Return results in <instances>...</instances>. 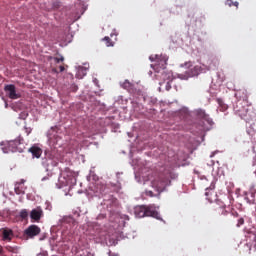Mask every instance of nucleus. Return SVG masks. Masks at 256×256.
<instances>
[{
  "label": "nucleus",
  "instance_id": "1",
  "mask_svg": "<svg viewBox=\"0 0 256 256\" xmlns=\"http://www.w3.org/2000/svg\"><path fill=\"white\" fill-rule=\"evenodd\" d=\"M171 179H173L171 167L162 166L155 172L151 185L158 193H163V190L171 185Z\"/></svg>",
  "mask_w": 256,
  "mask_h": 256
},
{
  "label": "nucleus",
  "instance_id": "2",
  "mask_svg": "<svg viewBox=\"0 0 256 256\" xmlns=\"http://www.w3.org/2000/svg\"><path fill=\"white\" fill-rule=\"evenodd\" d=\"M134 215L138 217L139 219L143 217H153L154 219H161V216L159 215V212L155 210V207L153 205L150 206H136L134 208Z\"/></svg>",
  "mask_w": 256,
  "mask_h": 256
},
{
  "label": "nucleus",
  "instance_id": "3",
  "mask_svg": "<svg viewBox=\"0 0 256 256\" xmlns=\"http://www.w3.org/2000/svg\"><path fill=\"white\" fill-rule=\"evenodd\" d=\"M149 59L154 63L151 64V67L156 71V73H159L161 69H165V67H167L168 58L165 55H151Z\"/></svg>",
  "mask_w": 256,
  "mask_h": 256
},
{
  "label": "nucleus",
  "instance_id": "4",
  "mask_svg": "<svg viewBox=\"0 0 256 256\" xmlns=\"http://www.w3.org/2000/svg\"><path fill=\"white\" fill-rule=\"evenodd\" d=\"M249 101H237L234 106V112L235 115H238L241 119H247V116L249 115Z\"/></svg>",
  "mask_w": 256,
  "mask_h": 256
},
{
  "label": "nucleus",
  "instance_id": "5",
  "mask_svg": "<svg viewBox=\"0 0 256 256\" xmlns=\"http://www.w3.org/2000/svg\"><path fill=\"white\" fill-rule=\"evenodd\" d=\"M21 145H23L21 139L10 140L5 147H2V151L3 153H23V147Z\"/></svg>",
  "mask_w": 256,
  "mask_h": 256
},
{
  "label": "nucleus",
  "instance_id": "6",
  "mask_svg": "<svg viewBox=\"0 0 256 256\" xmlns=\"http://www.w3.org/2000/svg\"><path fill=\"white\" fill-rule=\"evenodd\" d=\"M0 233L1 241H4L5 243H11L13 241V237H15V234L11 228H2L0 229Z\"/></svg>",
  "mask_w": 256,
  "mask_h": 256
},
{
  "label": "nucleus",
  "instance_id": "7",
  "mask_svg": "<svg viewBox=\"0 0 256 256\" xmlns=\"http://www.w3.org/2000/svg\"><path fill=\"white\" fill-rule=\"evenodd\" d=\"M41 233V228L37 225H30L25 231L24 235L27 237V239H33L34 237H37Z\"/></svg>",
  "mask_w": 256,
  "mask_h": 256
},
{
  "label": "nucleus",
  "instance_id": "8",
  "mask_svg": "<svg viewBox=\"0 0 256 256\" xmlns=\"http://www.w3.org/2000/svg\"><path fill=\"white\" fill-rule=\"evenodd\" d=\"M4 91L9 97V99H19L21 95L17 94V89L15 88V85L8 84L4 87Z\"/></svg>",
  "mask_w": 256,
  "mask_h": 256
},
{
  "label": "nucleus",
  "instance_id": "9",
  "mask_svg": "<svg viewBox=\"0 0 256 256\" xmlns=\"http://www.w3.org/2000/svg\"><path fill=\"white\" fill-rule=\"evenodd\" d=\"M30 217L34 221H39L43 217V208H41V206H38L37 208L33 209L30 212Z\"/></svg>",
  "mask_w": 256,
  "mask_h": 256
},
{
  "label": "nucleus",
  "instance_id": "10",
  "mask_svg": "<svg viewBox=\"0 0 256 256\" xmlns=\"http://www.w3.org/2000/svg\"><path fill=\"white\" fill-rule=\"evenodd\" d=\"M237 101H249V96L247 95V90L246 89H239L235 93Z\"/></svg>",
  "mask_w": 256,
  "mask_h": 256
},
{
  "label": "nucleus",
  "instance_id": "11",
  "mask_svg": "<svg viewBox=\"0 0 256 256\" xmlns=\"http://www.w3.org/2000/svg\"><path fill=\"white\" fill-rule=\"evenodd\" d=\"M195 115L198 117V119H203L204 121H207V123H211L212 121L209 114L205 113V110L203 109L195 110Z\"/></svg>",
  "mask_w": 256,
  "mask_h": 256
},
{
  "label": "nucleus",
  "instance_id": "12",
  "mask_svg": "<svg viewBox=\"0 0 256 256\" xmlns=\"http://www.w3.org/2000/svg\"><path fill=\"white\" fill-rule=\"evenodd\" d=\"M29 153H31L33 157H36V159H39L41 155H43V149L34 145L29 148Z\"/></svg>",
  "mask_w": 256,
  "mask_h": 256
},
{
  "label": "nucleus",
  "instance_id": "13",
  "mask_svg": "<svg viewBox=\"0 0 256 256\" xmlns=\"http://www.w3.org/2000/svg\"><path fill=\"white\" fill-rule=\"evenodd\" d=\"M226 207L227 206L223 202H221L220 205L216 204L214 206V211H215L216 215H227Z\"/></svg>",
  "mask_w": 256,
  "mask_h": 256
},
{
  "label": "nucleus",
  "instance_id": "14",
  "mask_svg": "<svg viewBox=\"0 0 256 256\" xmlns=\"http://www.w3.org/2000/svg\"><path fill=\"white\" fill-rule=\"evenodd\" d=\"M201 73V67L200 66H194L189 72L188 75L190 77H197Z\"/></svg>",
  "mask_w": 256,
  "mask_h": 256
},
{
  "label": "nucleus",
  "instance_id": "15",
  "mask_svg": "<svg viewBox=\"0 0 256 256\" xmlns=\"http://www.w3.org/2000/svg\"><path fill=\"white\" fill-rule=\"evenodd\" d=\"M245 200L247 201V203H249V205L255 204V193L250 192L246 194Z\"/></svg>",
  "mask_w": 256,
  "mask_h": 256
},
{
  "label": "nucleus",
  "instance_id": "16",
  "mask_svg": "<svg viewBox=\"0 0 256 256\" xmlns=\"http://www.w3.org/2000/svg\"><path fill=\"white\" fill-rule=\"evenodd\" d=\"M109 187L114 191V193H119V191H121V183L119 182L116 184L110 183Z\"/></svg>",
  "mask_w": 256,
  "mask_h": 256
},
{
  "label": "nucleus",
  "instance_id": "17",
  "mask_svg": "<svg viewBox=\"0 0 256 256\" xmlns=\"http://www.w3.org/2000/svg\"><path fill=\"white\" fill-rule=\"evenodd\" d=\"M5 249H6V251H8V253H19V247L18 246L6 245Z\"/></svg>",
  "mask_w": 256,
  "mask_h": 256
},
{
  "label": "nucleus",
  "instance_id": "18",
  "mask_svg": "<svg viewBox=\"0 0 256 256\" xmlns=\"http://www.w3.org/2000/svg\"><path fill=\"white\" fill-rule=\"evenodd\" d=\"M217 103L220 107V111H227L228 107L227 104H225V102H223V100L221 98H217Z\"/></svg>",
  "mask_w": 256,
  "mask_h": 256
},
{
  "label": "nucleus",
  "instance_id": "19",
  "mask_svg": "<svg viewBox=\"0 0 256 256\" xmlns=\"http://www.w3.org/2000/svg\"><path fill=\"white\" fill-rule=\"evenodd\" d=\"M76 256H95L93 253L89 252L88 250H79L76 253Z\"/></svg>",
  "mask_w": 256,
  "mask_h": 256
},
{
  "label": "nucleus",
  "instance_id": "20",
  "mask_svg": "<svg viewBox=\"0 0 256 256\" xmlns=\"http://www.w3.org/2000/svg\"><path fill=\"white\" fill-rule=\"evenodd\" d=\"M19 215L21 219H27L29 217V211H27V209H23L20 211Z\"/></svg>",
  "mask_w": 256,
  "mask_h": 256
},
{
  "label": "nucleus",
  "instance_id": "21",
  "mask_svg": "<svg viewBox=\"0 0 256 256\" xmlns=\"http://www.w3.org/2000/svg\"><path fill=\"white\" fill-rule=\"evenodd\" d=\"M103 41H105L106 47H113V41H111V38H109V36L104 37Z\"/></svg>",
  "mask_w": 256,
  "mask_h": 256
},
{
  "label": "nucleus",
  "instance_id": "22",
  "mask_svg": "<svg viewBox=\"0 0 256 256\" xmlns=\"http://www.w3.org/2000/svg\"><path fill=\"white\" fill-rule=\"evenodd\" d=\"M225 5H228V7H239V2H233V0H226Z\"/></svg>",
  "mask_w": 256,
  "mask_h": 256
},
{
  "label": "nucleus",
  "instance_id": "23",
  "mask_svg": "<svg viewBox=\"0 0 256 256\" xmlns=\"http://www.w3.org/2000/svg\"><path fill=\"white\" fill-rule=\"evenodd\" d=\"M50 59H53L55 61V63H61V62L65 61V58L63 56H61L60 58L50 57Z\"/></svg>",
  "mask_w": 256,
  "mask_h": 256
},
{
  "label": "nucleus",
  "instance_id": "24",
  "mask_svg": "<svg viewBox=\"0 0 256 256\" xmlns=\"http://www.w3.org/2000/svg\"><path fill=\"white\" fill-rule=\"evenodd\" d=\"M14 191H15L16 195H23V193H25V192L23 191V189H22V188H19V187H15V188H14Z\"/></svg>",
  "mask_w": 256,
  "mask_h": 256
},
{
  "label": "nucleus",
  "instance_id": "25",
  "mask_svg": "<svg viewBox=\"0 0 256 256\" xmlns=\"http://www.w3.org/2000/svg\"><path fill=\"white\" fill-rule=\"evenodd\" d=\"M245 223V220L243 218L238 219L237 227H241Z\"/></svg>",
  "mask_w": 256,
  "mask_h": 256
},
{
  "label": "nucleus",
  "instance_id": "26",
  "mask_svg": "<svg viewBox=\"0 0 256 256\" xmlns=\"http://www.w3.org/2000/svg\"><path fill=\"white\" fill-rule=\"evenodd\" d=\"M78 73H82L83 76H85V75H87V70H86V69H83V68H80V69L78 70Z\"/></svg>",
  "mask_w": 256,
  "mask_h": 256
},
{
  "label": "nucleus",
  "instance_id": "27",
  "mask_svg": "<svg viewBox=\"0 0 256 256\" xmlns=\"http://www.w3.org/2000/svg\"><path fill=\"white\" fill-rule=\"evenodd\" d=\"M171 90V81H167L166 83V91H170Z\"/></svg>",
  "mask_w": 256,
  "mask_h": 256
},
{
  "label": "nucleus",
  "instance_id": "28",
  "mask_svg": "<svg viewBox=\"0 0 256 256\" xmlns=\"http://www.w3.org/2000/svg\"><path fill=\"white\" fill-rule=\"evenodd\" d=\"M5 253V250L3 249V246L0 244V255H3Z\"/></svg>",
  "mask_w": 256,
  "mask_h": 256
},
{
  "label": "nucleus",
  "instance_id": "29",
  "mask_svg": "<svg viewBox=\"0 0 256 256\" xmlns=\"http://www.w3.org/2000/svg\"><path fill=\"white\" fill-rule=\"evenodd\" d=\"M231 216H232V217H239V213H237V212H232Z\"/></svg>",
  "mask_w": 256,
  "mask_h": 256
},
{
  "label": "nucleus",
  "instance_id": "30",
  "mask_svg": "<svg viewBox=\"0 0 256 256\" xmlns=\"http://www.w3.org/2000/svg\"><path fill=\"white\" fill-rule=\"evenodd\" d=\"M59 69H60V73H63V71H65V66H60Z\"/></svg>",
  "mask_w": 256,
  "mask_h": 256
},
{
  "label": "nucleus",
  "instance_id": "31",
  "mask_svg": "<svg viewBox=\"0 0 256 256\" xmlns=\"http://www.w3.org/2000/svg\"><path fill=\"white\" fill-rule=\"evenodd\" d=\"M105 189H107V186H104V188H101V189H100V193H106V192H105Z\"/></svg>",
  "mask_w": 256,
  "mask_h": 256
},
{
  "label": "nucleus",
  "instance_id": "32",
  "mask_svg": "<svg viewBox=\"0 0 256 256\" xmlns=\"http://www.w3.org/2000/svg\"><path fill=\"white\" fill-rule=\"evenodd\" d=\"M129 86V81H125L124 82V87H128Z\"/></svg>",
  "mask_w": 256,
  "mask_h": 256
},
{
  "label": "nucleus",
  "instance_id": "33",
  "mask_svg": "<svg viewBox=\"0 0 256 256\" xmlns=\"http://www.w3.org/2000/svg\"><path fill=\"white\" fill-rule=\"evenodd\" d=\"M148 193H149L150 197H153V192L149 191Z\"/></svg>",
  "mask_w": 256,
  "mask_h": 256
},
{
  "label": "nucleus",
  "instance_id": "34",
  "mask_svg": "<svg viewBox=\"0 0 256 256\" xmlns=\"http://www.w3.org/2000/svg\"><path fill=\"white\" fill-rule=\"evenodd\" d=\"M52 71L54 72V73H57V70L54 68V69H52Z\"/></svg>",
  "mask_w": 256,
  "mask_h": 256
},
{
  "label": "nucleus",
  "instance_id": "35",
  "mask_svg": "<svg viewBox=\"0 0 256 256\" xmlns=\"http://www.w3.org/2000/svg\"><path fill=\"white\" fill-rule=\"evenodd\" d=\"M162 77H167V74L163 73V74H162Z\"/></svg>",
  "mask_w": 256,
  "mask_h": 256
},
{
  "label": "nucleus",
  "instance_id": "36",
  "mask_svg": "<svg viewBox=\"0 0 256 256\" xmlns=\"http://www.w3.org/2000/svg\"><path fill=\"white\" fill-rule=\"evenodd\" d=\"M205 195H206V197H209V192H206Z\"/></svg>",
  "mask_w": 256,
  "mask_h": 256
},
{
  "label": "nucleus",
  "instance_id": "37",
  "mask_svg": "<svg viewBox=\"0 0 256 256\" xmlns=\"http://www.w3.org/2000/svg\"><path fill=\"white\" fill-rule=\"evenodd\" d=\"M160 85H163V82H160Z\"/></svg>",
  "mask_w": 256,
  "mask_h": 256
},
{
  "label": "nucleus",
  "instance_id": "38",
  "mask_svg": "<svg viewBox=\"0 0 256 256\" xmlns=\"http://www.w3.org/2000/svg\"><path fill=\"white\" fill-rule=\"evenodd\" d=\"M0 145L3 146V143H1Z\"/></svg>",
  "mask_w": 256,
  "mask_h": 256
}]
</instances>
